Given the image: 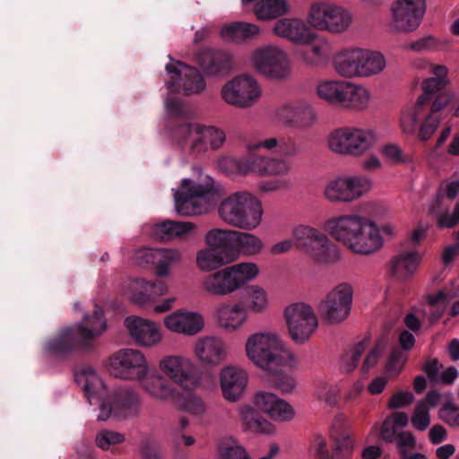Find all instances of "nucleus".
<instances>
[{"label": "nucleus", "mask_w": 459, "mask_h": 459, "mask_svg": "<svg viewBox=\"0 0 459 459\" xmlns=\"http://www.w3.org/2000/svg\"><path fill=\"white\" fill-rule=\"evenodd\" d=\"M360 213L334 216L325 222V230L346 249L362 255H372L382 248L384 238L375 221L387 213V209L377 201L359 204Z\"/></svg>", "instance_id": "obj_1"}, {"label": "nucleus", "mask_w": 459, "mask_h": 459, "mask_svg": "<svg viewBox=\"0 0 459 459\" xmlns=\"http://www.w3.org/2000/svg\"><path fill=\"white\" fill-rule=\"evenodd\" d=\"M244 353L255 368L267 374L277 368L294 369L299 366L297 355L276 331L261 330L248 334L244 342Z\"/></svg>", "instance_id": "obj_2"}, {"label": "nucleus", "mask_w": 459, "mask_h": 459, "mask_svg": "<svg viewBox=\"0 0 459 459\" xmlns=\"http://www.w3.org/2000/svg\"><path fill=\"white\" fill-rule=\"evenodd\" d=\"M221 195V186L201 169L195 168L191 177L184 178L174 189L175 211L186 217L207 214Z\"/></svg>", "instance_id": "obj_3"}, {"label": "nucleus", "mask_w": 459, "mask_h": 459, "mask_svg": "<svg viewBox=\"0 0 459 459\" xmlns=\"http://www.w3.org/2000/svg\"><path fill=\"white\" fill-rule=\"evenodd\" d=\"M218 217L228 226L254 230L263 221L262 202L248 191H236L221 200L217 207Z\"/></svg>", "instance_id": "obj_4"}, {"label": "nucleus", "mask_w": 459, "mask_h": 459, "mask_svg": "<svg viewBox=\"0 0 459 459\" xmlns=\"http://www.w3.org/2000/svg\"><path fill=\"white\" fill-rule=\"evenodd\" d=\"M385 65V58L381 53L360 48H343L332 58L333 71L348 81L377 75Z\"/></svg>", "instance_id": "obj_5"}, {"label": "nucleus", "mask_w": 459, "mask_h": 459, "mask_svg": "<svg viewBox=\"0 0 459 459\" xmlns=\"http://www.w3.org/2000/svg\"><path fill=\"white\" fill-rule=\"evenodd\" d=\"M307 20L316 30L325 31L331 35H342L352 29L355 14L351 8L342 4L317 1L309 5Z\"/></svg>", "instance_id": "obj_6"}, {"label": "nucleus", "mask_w": 459, "mask_h": 459, "mask_svg": "<svg viewBox=\"0 0 459 459\" xmlns=\"http://www.w3.org/2000/svg\"><path fill=\"white\" fill-rule=\"evenodd\" d=\"M295 246L309 259L317 264H329L340 259L336 245L326 233L307 225L299 224L292 229Z\"/></svg>", "instance_id": "obj_7"}, {"label": "nucleus", "mask_w": 459, "mask_h": 459, "mask_svg": "<svg viewBox=\"0 0 459 459\" xmlns=\"http://www.w3.org/2000/svg\"><path fill=\"white\" fill-rule=\"evenodd\" d=\"M172 134L179 145L187 148L192 154L195 155L219 150L226 141L223 130L213 126L194 122L178 125Z\"/></svg>", "instance_id": "obj_8"}, {"label": "nucleus", "mask_w": 459, "mask_h": 459, "mask_svg": "<svg viewBox=\"0 0 459 459\" xmlns=\"http://www.w3.org/2000/svg\"><path fill=\"white\" fill-rule=\"evenodd\" d=\"M377 142L372 129L359 126H341L329 133L326 139L329 150L338 155L361 157L369 152Z\"/></svg>", "instance_id": "obj_9"}, {"label": "nucleus", "mask_w": 459, "mask_h": 459, "mask_svg": "<svg viewBox=\"0 0 459 459\" xmlns=\"http://www.w3.org/2000/svg\"><path fill=\"white\" fill-rule=\"evenodd\" d=\"M372 180L362 175L338 176L323 187V197L333 204H350L367 195L372 189Z\"/></svg>", "instance_id": "obj_10"}, {"label": "nucleus", "mask_w": 459, "mask_h": 459, "mask_svg": "<svg viewBox=\"0 0 459 459\" xmlns=\"http://www.w3.org/2000/svg\"><path fill=\"white\" fill-rule=\"evenodd\" d=\"M250 61L255 69L267 78L284 80L290 76L289 54L279 45L269 44L255 48L251 53Z\"/></svg>", "instance_id": "obj_11"}, {"label": "nucleus", "mask_w": 459, "mask_h": 459, "mask_svg": "<svg viewBox=\"0 0 459 459\" xmlns=\"http://www.w3.org/2000/svg\"><path fill=\"white\" fill-rule=\"evenodd\" d=\"M353 288L342 282L331 289L320 300L317 311L323 323L335 325L344 322L351 314Z\"/></svg>", "instance_id": "obj_12"}, {"label": "nucleus", "mask_w": 459, "mask_h": 459, "mask_svg": "<svg viewBox=\"0 0 459 459\" xmlns=\"http://www.w3.org/2000/svg\"><path fill=\"white\" fill-rule=\"evenodd\" d=\"M283 317L290 338L297 344H304L318 327L314 308L305 302H294L283 309Z\"/></svg>", "instance_id": "obj_13"}, {"label": "nucleus", "mask_w": 459, "mask_h": 459, "mask_svg": "<svg viewBox=\"0 0 459 459\" xmlns=\"http://www.w3.org/2000/svg\"><path fill=\"white\" fill-rule=\"evenodd\" d=\"M262 95L260 84L250 74H240L227 82L221 90L222 100L230 106L248 108L258 102Z\"/></svg>", "instance_id": "obj_14"}, {"label": "nucleus", "mask_w": 459, "mask_h": 459, "mask_svg": "<svg viewBox=\"0 0 459 459\" xmlns=\"http://www.w3.org/2000/svg\"><path fill=\"white\" fill-rule=\"evenodd\" d=\"M160 370L173 383L185 390H195L200 385V377L195 374V361L180 354L162 357L159 361Z\"/></svg>", "instance_id": "obj_15"}, {"label": "nucleus", "mask_w": 459, "mask_h": 459, "mask_svg": "<svg viewBox=\"0 0 459 459\" xmlns=\"http://www.w3.org/2000/svg\"><path fill=\"white\" fill-rule=\"evenodd\" d=\"M109 371L117 378L138 380L149 373V363L141 351L122 349L110 358Z\"/></svg>", "instance_id": "obj_16"}, {"label": "nucleus", "mask_w": 459, "mask_h": 459, "mask_svg": "<svg viewBox=\"0 0 459 459\" xmlns=\"http://www.w3.org/2000/svg\"><path fill=\"white\" fill-rule=\"evenodd\" d=\"M237 169L241 174L286 178L292 170V164L283 158L256 155L238 160Z\"/></svg>", "instance_id": "obj_17"}, {"label": "nucleus", "mask_w": 459, "mask_h": 459, "mask_svg": "<svg viewBox=\"0 0 459 459\" xmlns=\"http://www.w3.org/2000/svg\"><path fill=\"white\" fill-rule=\"evenodd\" d=\"M191 351L195 361L206 368H216L228 358L226 342L221 337L212 334L197 337Z\"/></svg>", "instance_id": "obj_18"}, {"label": "nucleus", "mask_w": 459, "mask_h": 459, "mask_svg": "<svg viewBox=\"0 0 459 459\" xmlns=\"http://www.w3.org/2000/svg\"><path fill=\"white\" fill-rule=\"evenodd\" d=\"M426 13L425 0H394L392 7V25L403 32L415 30Z\"/></svg>", "instance_id": "obj_19"}, {"label": "nucleus", "mask_w": 459, "mask_h": 459, "mask_svg": "<svg viewBox=\"0 0 459 459\" xmlns=\"http://www.w3.org/2000/svg\"><path fill=\"white\" fill-rule=\"evenodd\" d=\"M255 408L276 422H289L295 417V410L285 399L269 390L256 391L252 399Z\"/></svg>", "instance_id": "obj_20"}, {"label": "nucleus", "mask_w": 459, "mask_h": 459, "mask_svg": "<svg viewBox=\"0 0 459 459\" xmlns=\"http://www.w3.org/2000/svg\"><path fill=\"white\" fill-rule=\"evenodd\" d=\"M166 70L170 74L169 87L185 94L200 93L205 89V82L200 72L186 64L171 62Z\"/></svg>", "instance_id": "obj_21"}, {"label": "nucleus", "mask_w": 459, "mask_h": 459, "mask_svg": "<svg viewBox=\"0 0 459 459\" xmlns=\"http://www.w3.org/2000/svg\"><path fill=\"white\" fill-rule=\"evenodd\" d=\"M163 325L173 333L191 337L204 330L205 320L198 311L180 308L164 316Z\"/></svg>", "instance_id": "obj_22"}, {"label": "nucleus", "mask_w": 459, "mask_h": 459, "mask_svg": "<svg viewBox=\"0 0 459 459\" xmlns=\"http://www.w3.org/2000/svg\"><path fill=\"white\" fill-rule=\"evenodd\" d=\"M125 325L130 338L143 348H153L160 345L163 336L159 325L150 319L130 316L125 319Z\"/></svg>", "instance_id": "obj_23"}, {"label": "nucleus", "mask_w": 459, "mask_h": 459, "mask_svg": "<svg viewBox=\"0 0 459 459\" xmlns=\"http://www.w3.org/2000/svg\"><path fill=\"white\" fill-rule=\"evenodd\" d=\"M308 42H302L301 48L294 51V56L304 66L316 68L325 65L332 54V43L323 36L313 31Z\"/></svg>", "instance_id": "obj_24"}, {"label": "nucleus", "mask_w": 459, "mask_h": 459, "mask_svg": "<svg viewBox=\"0 0 459 459\" xmlns=\"http://www.w3.org/2000/svg\"><path fill=\"white\" fill-rule=\"evenodd\" d=\"M248 383L247 371L237 365H227L219 372V384L222 397L237 403L243 396Z\"/></svg>", "instance_id": "obj_25"}, {"label": "nucleus", "mask_w": 459, "mask_h": 459, "mask_svg": "<svg viewBox=\"0 0 459 459\" xmlns=\"http://www.w3.org/2000/svg\"><path fill=\"white\" fill-rule=\"evenodd\" d=\"M272 32L278 38L298 46L302 42H308L313 37V30L310 27L298 17L278 19L272 27Z\"/></svg>", "instance_id": "obj_26"}, {"label": "nucleus", "mask_w": 459, "mask_h": 459, "mask_svg": "<svg viewBox=\"0 0 459 459\" xmlns=\"http://www.w3.org/2000/svg\"><path fill=\"white\" fill-rule=\"evenodd\" d=\"M202 286L211 297H226L239 290L230 266H223L208 274Z\"/></svg>", "instance_id": "obj_27"}, {"label": "nucleus", "mask_w": 459, "mask_h": 459, "mask_svg": "<svg viewBox=\"0 0 459 459\" xmlns=\"http://www.w3.org/2000/svg\"><path fill=\"white\" fill-rule=\"evenodd\" d=\"M273 299L267 288L260 284H249L245 288L242 306L247 315L262 316L271 309Z\"/></svg>", "instance_id": "obj_28"}, {"label": "nucleus", "mask_w": 459, "mask_h": 459, "mask_svg": "<svg viewBox=\"0 0 459 459\" xmlns=\"http://www.w3.org/2000/svg\"><path fill=\"white\" fill-rule=\"evenodd\" d=\"M215 315L219 327L227 333L239 330L248 318L240 303H222L216 307Z\"/></svg>", "instance_id": "obj_29"}, {"label": "nucleus", "mask_w": 459, "mask_h": 459, "mask_svg": "<svg viewBox=\"0 0 459 459\" xmlns=\"http://www.w3.org/2000/svg\"><path fill=\"white\" fill-rule=\"evenodd\" d=\"M371 103V92L363 84L346 82L339 108L351 112H363Z\"/></svg>", "instance_id": "obj_30"}, {"label": "nucleus", "mask_w": 459, "mask_h": 459, "mask_svg": "<svg viewBox=\"0 0 459 459\" xmlns=\"http://www.w3.org/2000/svg\"><path fill=\"white\" fill-rule=\"evenodd\" d=\"M77 328L79 339L82 345L90 348L92 342L100 337L107 329L102 308L96 305L91 314H86L83 316Z\"/></svg>", "instance_id": "obj_31"}, {"label": "nucleus", "mask_w": 459, "mask_h": 459, "mask_svg": "<svg viewBox=\"0 0 459 459\" xmlns=\"http://www.w3.org/2000/svg\"><path fill=\"white\" fill-rule=\"evenodd\" d=\"M238 417L243 429L248 433L257 435H272L275 433L274 425L258 411L255 406L249 404L241 405L238 410Z\"/></svg>", "instance_id": "obj_32"}, {"label": "nucleus", "mask_w": 459, "mask_h": 459, "mask_svg": "<svg viewBox=\"0 0 459 459\" xmlns=\"http://www.w3.org/2000/svg\"><path fill=\"white\" fill-rule=\"evenodd\" d=\"M244 6L251 5L254 15L259 21L279 19L290 13V4L287 0H241Z\"/></svg>", "instance_id": "obj_33"}, {"label": "nucleus", "mask_w": 459, "mask_h": 459, "mask_svg": "<svg viewBox=\"0 0 459 459\" xmlns=\"http://www.w3.org/2000/svg\"><path fill=\"white\" fill-rule=\"evenodd\" d=\"M140 386L152 399L159 402H166L175 398L178 394L175 388L169 381L160 374L149 373L139 379Z\"/></svg>", "instance_id": "obj_34"}, {"label": "nucleus", "mask_w": 459, "mask_h": 459, "mask_svg": "<svg viewBox=\"0 0 459 459\" xmlns=\"http://www.w3.org/2000/svg\"><path fill=\"white\" fill-rule=\"evenodd\" d=\"M197 225L192 221H164L153 226V233L163 240L186 239L193 237Z\"/></svg>", "instance_id": "obj_35"}, {"label": "nucleus", "mask_w": 459, "mask_h": 459, "mask_svg": "<svg viewBox=\"0 0 459 459\" xmlns=\"http://www.w3.org/2000/svg\"><path fill=\"white\" fill-rule=\"evenodd\" d=\"M421 255L418 251H401L390 262V272L400 281H405L416 272Z\"/></svg>", "instance_id": "obj_36"}, {"label": "nucleus", "mask_w": 459, "mask_h": 459, "mask_svg": "<svg viewBox=\"0 0 459 459\" xmlns=\"http://www.w3.org/2000/svg\"><path fill=\"white\" fill-rule=\"evenodd\" d=\"M197 61L207 74L216 75L231 67L232 56L220 50H204L198 54Z\"/></svg>", "instance_id": "obj_37"}, {"label": "nucleus", "mask_w": 459, "mask_h": 459, "mask_svg": "<svg viewBox=\"0 0 459 459\" xmlns=\"http://www.w3.org/2000/svg\"><path fill=\"white\" fill-rule=\"evenodd\" d=\"M141 399L139 394L132 388L119 389L114 400V414L118 417L130 418L139 414Z\"/></svg>", "instance_id": "obj_38"}, {"label": "nucleus", "mask_w": 459, "mask_h": 459, "mask_svg": "<svg viewBox=\"0 0 459 459\" xmlns=\"http://www.w3.org/2000/svg\"><path fill=\"white\" fill-rule=\"evenodd\" d=\"M280 453V446L271 443L267 451L258 459H274ZM221 459H253L246 447L235 440L224 441L219 446Z\"/></svg>", "instance_id": "obj_39"}, {"label": "nucleus", "mask_w": 459, "mask_h": 459, "mask_svg": "<svg viewBox=\"0 0 459 459\" xmlns=\"http://www.w3.org/2000/svg\"><path fill=\"white\" fill-rule=\"evenodd\" d=\"M234 261L227 258L223 252L211 247H204L196 251L195 265L203 273L214 272Z\"/></svg>", "instance_id": "obj_40"}, {"label": "nucleus", "mask_w": 459, "mask_h": 459, "mask_svg": "<svg viewBox=\"0 0 459 459\" xmlns=\"http://www.w3.org/2000/svg\"><path fill=\"white\" fill-rule=\"evenodd\" d=\"M347 80L323 79L316 85V94L324 103L339 108Z\"/></svg>", "instance_id": "obj_41"}, {"label": "nucleus", "mask_w": 459, "mask_h": 459, "mask_svg": "<svg viewBox=\"0 0 459 459\" xmlns=\"http://www.w3.org/2000/svg\"><path fill=\"white\" fill-rule=\"evenodd\" d=\"M150 286L151 281L143 278L131 279L122 284L121 291L135 305L144 307L152 302Z\"/></svg>", "instance_id": "obj_42"}, {"label": "nucleus", "mask_w": 459, "mask_h": 459, "mask_svg": "<svg viewBox=\"0 0 459 459\" xmlns=\"http://www.w3.org/2000/svg\"><path fill=\"white\" fill-rule=\"evenodd\" d=\"M74 377L78 385L83 389L90 403L93 398H102L105 395L106 387L93 368H83L75 373Z\"/></svg>", "instance_id": "obj_43"}, {"label": "nucleus", "mask_w": 459, "mask_h": 459, "mask_svg": "<svg viewBox=\"0 0 459 459\" xmlns=\"http://www.w3.org/2000/svg\"><path fill=\"white\" fill-rule=\"evenodd\" d=\"M249 231L235 230L233 250L247 255H259L264 248V241Z\"/></svg>", "instance_id": "obj_44"}, {"label": "nucleus", "mask_w": 459, "mask_h": 459, "mask_svg": "<svg viewBox=\"0 0 459 459\" xmlns=\"http://www.w3.org/2000/svg\"><path fill=\"white\" fill-rule=\"evenodd\" d=\"M259 27L255 23L235 22L225 24L221 29V36L224 40L240 42L246 39L258 35Z\"/></svg>", "instance_id": "obj_45"}, {"label": "nucleus", "mask_w": 459, "mask_h": 459, "mask_svg": "<svg viewBox=\"0 0 459 459\" xmlns=\"http://www.w3.org/2000/svg\"><path fill=\"white\" fill-rule=\"evenodd\" d=\"M425 101L417 99L415 103L407 108L401 117V126L405 134H413L419 127L420 122L429 113Z\"/></svg>", "instance_id": "obj_46"}, {"label": "nucleus", "mask_w": 459, "mask_h": 459, "mask_svg": "<svg viewBox=\"0 0 459 459\" xmlns=\"http://www.w3.org/2000/svg\"><path fill=\"white\" fill-rule=\"evenodd\" d=\"M76 347L88 348V346H83L80 341L77 327L75 329L71 327L63 329L57 336L48 343V350L54 353L65 352Z\"/></svg>", "instance_id": "obj_47"}, {"label": "nucleus", "mask_w": 459, "mask_h": 459, "mask_svg": "<svg viewBox=\"0 0 459 459\" xmlns=\"http://www.w3.org/2000/svg\"><path fill=\"white\" fill-rule=\"evenodd\" d=\"M277 116L285 122L299 121L307 124H313L317 118L315 108L309 104L284 105L278 109Z\"/></svg>", "instance_id": "obj_48"}, {"label": "nucleus", "mask_w": 459, "mask_h": 459, "mask_svg": "<svg viewBox=\"0 0 459 459\" xmlns=\"http://www.w3.org/2000/svg\"><path fill=\"white\" fill-rule=\"evenodd\" d=\"M183 260V253L178 248L158 249L154 265V273L158 277H169L171 274V265Z\"/></svg>", "instance_id": "obj_49"}, {"label": "nucleus", "mask_w": 459, "mask_h": 459, "mask_svg": "<svg viewBox=\"0 0 459 459\" xmlns=\"http://www.w3.org/2000/svg\"><path fill=\"white\" fill-rule=\"evenodd\" d=\"M235 230L213 228L204 235L206 246L221 250H232L234 243Z\"/></svg>", "instance_id": "obj_50"}, {"label": "nucleus", "mask_w": 459, "mask_h": 459, "mask_svg": "<svg viewBox=\"0 0 459 459\" xmlns=\"http://www.w3.org/2000/svg\"><path fill=\"white\" fill-rule=\"evenodd\" d=\"M370 341L364 338L355 343L348 351H346L339 360V368L342 373H351L357 368L362 355L368 349Z\"/></svg>", "instance_id": "obj_51"}, {"label": "nucleus", "mask_w": 459, "mask_h": 459, "mask_svg": "<svg viewBox=\"0 0 459 459\" xmlns=\"http://www.w3.org/2000/svg\"><path fill=\"white\" fill-rule=\"evenodd\" d=\"M230 266L238 290L255 281L261 274L260 266L255 262H241Z\"/></svg>", "instance_id": "obj_52"}, {"label": "nucleus", "mask_w": 459, "mask_h": 459, "mask_svg": "<svg viewBox=\"0 0 459 459\" xmlns=\"http://www.w3.org/2000/svg\"><path fill=\"white\" fill-rule=\"evenodd\" d=\"M125 441V434L112 429H101L95 436V445L104 451H108L115 446L123 444Z\"/></svg>", "instance_id": "obj_53"}, {"label": "nucleus", "mask_w": 459, "mask_h": 459, "mask_svg": "<svg viewBox=\"0 0 459 459\" xmlns=\"http://www.w3.org/2000/svg\"><path fill=\"white\" fill-rule=\"evenodd\" d=\"M386 341L384 338H381L376 342L371 349L368 350L361 364L360 370L363 374H367L377 365L384 351L386 348Z\"/></svg>", "instance_id": "obj_54"}, {"label": "nucleus", "mask_w": 459, "mask_h": 459, "mask_svg": "<svg viewBox=\"0 0 459 459\" xmlns=\"http://www.w3.org/2000/svg\"><path fill=\"white\" fill-rule=\"evenodd\" d=\"M315 396L328 406H335L338 403L339 389L326 382H318L314 391Z\"/></svg>", "instance_id": "obj_55"}, {"label": "nucleus", "mask_w": 459, "mask_h": 459, "mask_svg": "<svg viewBox=\"0 0 459 459\" xmlns=\"http://www.w3.org/2000/svg\"><path fill=\"white\" fill-rule=\"evenodd\" d=\"M333 459H348L351 457L355 442L351 434H343L334 438Z\"/></svg>", "instance_id": "obj_56"}, {"label": "nucleus", "mask_w": 459, "mask_h": 459, "mask_svg": "<svg viewBox=\"0 0 459 459\" xmlns=\"http://www.w3.org/2000/svg\"><path fill=\"white\" fill-rule=\"evenodd\" d=\"M450 299H452V294L445 290H439L437 293L428 295V305L430 308H436V312L432 316L433 320H437L441 317Z\"/></svg>", "instance_id": "obj_57"}, {"label": "nucleus", "mask_w": 459, "mask_h": 459, "mask_svg": "<svg viewBox=\"0 0 459 459\" xmlns=\"http://www.w3.org/2000/svg\"><path fill=\"white\" fill-rule=\"evenodd\" d=\"M407 361V354L402 351L395 350L388 357L385 366V373L389 377H397Z\"/></svg>", "instance_id": "obj_58"}, {"label": "nucleus", "mask_w": 459, "mask_h": 459, "mask_svg": "<svg viewBox=\"0 0 459 459\" xmlns=\"http://www.w3.org/2000/svg\"><path fill=\"white\" fill-rule=\"evenodd\" d=\"M309 452L315 459H333V454L328 448L326 437L321 434L312 436L309 443Z\"/></svg>", "instance_id": "obj_59"}, {"label": "nucleus", "mask_w": 459, "mask_h": 459, "mask_svg": "<svg viewBox=\"0 0 459 459\" xmlns=\"http://www.w3.org/2000/svg\"><path fill=\"white\" fill-rule=\"evenodd\" d=\"M281 369L277 368L269 374L272 377L273 386L282 394L293 392L297 385L295 378L290 375L280 372Z\"/></svg>", "instance_id": "obj_60"}, {"label": "nucleus", "mask_w": 459, "mask_h": 459, "mask_svg": "<svg viewBox=\"0 0 459 459\" xmlns=\"http://www.w3.org/2000/svg\"><path fill=\"white\" fill-rule=\"evenodd\" d=\"M411 422L415 429L420 431L426 430L430 425L429 406L417 403L411 418Z\"/></svg>", "instance_id": "obj_61"}, {"label": "nucleus", "mask_w": 459, "mask_h": 459, "mask_svg": "<svg viewBox=\"0 0 459 459\" xmlns=\"http://www.w3.org/2000/svg\"><path fill=\"white\" fill-rule=\"evenodd\" d=\"M442 47V41L433 35H427L407 45L406 48L414 52L434 51Z\"/></svg>", "instance_id": "obj_62"}, {"label": "nucleus", "mask_w": 459, "mask_h": 459, "mask_svg": "<svg viewBox=\"0 0 459 459\" xmlns=\"http://www.w3.org/2000/svg\"><path fill=\"white\" fill-rule=\"evenodd\" d=\"M180 406L182 410L194 416H203L207 410L203 398L196 394L186 396Z\"/></svg>", "instance_id": "obj_63"}, {"label": "nucleus", "mask_w": 459, "mask_h": 459, "mask_svg": "<svg viewBox=\"0 0 459 459\" xmlns=\"http://www.w3.org/2000/svg\"><path fill=\"white\" fill-rule=\"evenodd\" d=\"M439 419L452 428L459 427V406L447 402L439 409Z\"/></svg>", "instance_id": "obj_64"}]
</instances>
